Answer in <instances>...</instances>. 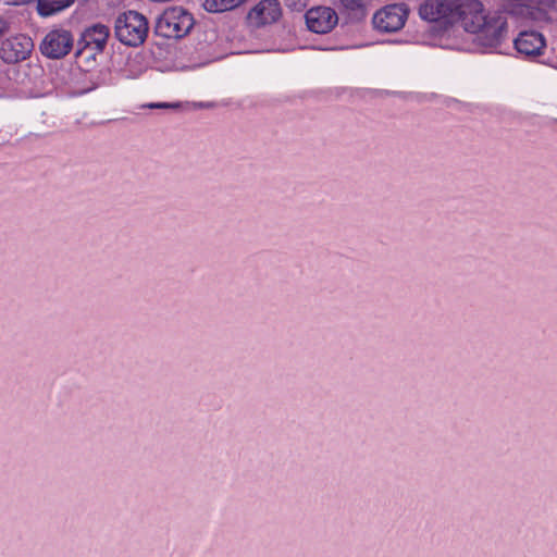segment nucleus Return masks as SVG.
I'll return each instance as SVG.
<instances>
[{
    "label": "nucleus",
    "mask_w": 557,
    "mask_h": 557,
    "mask_svg": "<svg viewBox=\"0 0 557 557\" xmlns=\"http://www.w3.org/2000/svg\"><path fill=\"white\" fill-rule=\"evenodd\" d=\"M148 108H149V109H154V107H152V106H149ZM162 108H163V107H156V109H162ZM165 108L168 109L169 107H165ZM171 108H172V109H180L181 107H171Z\"/></svg>",
    "instance_id": "nucleus-23"
},
{
    "label": "nucleus",
    "mask_w": 557,
    "mask_h": 557,
    "mask_svg": "<svg viewBox=\"0 0 557 557\" xmlns=\"http://www.w3.org/2000/svg\"><path fill=\"white\" fill-rule=\"evenodd\" d=\"M74 37L64 28L49 30L39 45L40 53L51 60H60L66 57L73 49Z\"/></svg>",
    "instance_id": "nucleus-6"
},
{
    "label": "nucleus",
    "mask_w": 557,
    "mask_h": 557,
    "mask_svg": "<svg viewBox=\"0 0 557 557\" xmlns=\"http://www.w3.org/2000/svg\"><path fill=\"white\" fill-rule=\"evenodd\" d=\"M149 33L147 17L134 10L122 12L114 22L115 38L127 47L141 46Z\"/></svg>",
    "instance_id": "nucleus-3"
},
{
    "label": "nucleus",
    "mask_w": 557,
    "mask_h": 557,
    "mask_svg": "<svg viewBox=\"0 0 557 557\" xmlns=\"http://www.w3.org/2000/svg\"><path fill=\"white\" fill-rule=\"evenodd\" d=\"M364 99L368 101H387V102H441V96L435 94L420 95V94H401L389 91H367Z\"/></svg>",
    "instance_id": "nucleus-11"
},
{
    "label": "nucleus",
    "mask_w": 557,
    "mask_h": 557,
    "mask_svg": "<svg viewBox=\"0 0 557 557\" xmlns=\"http://www.w3.org/2000/svg\"><path fill=\"white\" fill-rule=\"evenodd\" d=\"M419 16L434 23L433 35H442L454 24L462 22L465 28L478 33L479 42L488 48L502 45L507 35V20L500 13L484 14L480 0H424Z\"/></svg>",
    "instance_id": "nucleus-1"
},
{
    "label": "nucleus",
    "mask_w": 557,
    "mask_h": 557,
    "mask_svg": "<svg viewBox=\"0 0 557 557\" xmlns=\"http://www.w3.org/2000/svg\"><path fill=\"white\" fill-rule=\"evenodd\" d=\"M548 18V12L545 9L537 7L534 2L527 3L523 20L541 22Z\"/></svg>",
    "instance_id": "nucleus-15"
},
{
    "label": "nucleus",
    "mask_w": 557,
    "mask_h": 557,
    "mask_svg": "<svg viewBox=\"0 0 557 557\" xmlns=\"http://www.w3.org/2000/svg\"><path fill=\"white\" fill-rule=\"evenodd\" d=\"M533 2L537 7L545 9L547 12L548 10L554 9L556 4V0H533Z\"/></svg>",
    "instance_id": "nucleus-19"
},
{
    "label": "nucleus",
    "mask_w": 557,
    "mask_h": 557,
    "mask_svg": "<svg viewBox=\"0 0 557 557\" xmlns=\"http://www.w3.org/2000/svg\"><path fill=\"white\" fill-rule=\"evenodd\" d=\"M513 45L519 54L535 58L543 54L546 40L543 34L537 30H521L513 40Z\"/></svg>",
    "instance_id": "nucleus-10"
},
{
    "label": "nucleus",
    "mask_w": 557,
    "mask_h": 557,
    "mask_svg": "<svg viewBox=\"0 0 557 557\" xmlns=\"http://www.w3.org/2000/svg\"><path fill=\"white\" fill-rule=\"evenodd\" d=\"M195 17L184 7H170L156 18L153 35L165 39H182L195 26Z\"/></svg>",
    "instance_id": "nucleus-2"
},
{
    "label": "nucleus",
    "mask_w": 557,
    "mask_h": 557,
    "mask_svg": "<svg viewBox=\"0 0 557 557\" xmlns=\"http://www.w3.org/2000/svg\"><path fill=\"white\" fill-rule=\"evenodd\" d=\"M116 120H119V119L117 117H111V119H106L104 121H100V122H96V121L79 122V121H77V123H82L84 125H94V124H98V123H109V122L116 121Z\"/></svg>",
    "instance_id": "nucleus-21"
},
{
    "label": "nucleus",
    "mask_w": 557,
    "mask_h": 557,
    "mask_svg": "<svg viewBox=\"0 0 557 557\" xmlns=\"http://www.w3.org/2000/svg\"><path fill=\"white\" fill-rule=\"evenodd\" d=\"M109 36L110 28L101 23L85 28L77 41L75 58H81L88 52L86 50H90L86 60L95 59L97 53H101L106 49Z\"/></svg>",
    "instance_id": "nucleus-5"
},
{
    "label": "nucleus",
    "mask_w": 557,
    "mask_h": 557,
    "mask_svg": "<svg viewBox=\"0 0 557 557\" xmlns=\"http://www.w3.org/2000/svg\"><path fill=\"white\" fill-rule=\"evenodd\" d=\"M11 21L8 18L0 16V41L2 42L3 38L10 34L11 32Z\"/></svg>",
    "instance_id": "nucleus-17"
},
{
    "label": "nucleus",
    "mask_w": 557,
    "mask_h": 557,
    "mask_svg": "<svg viewBox=\"0 0 557 557\" xmlns=\"http://www.w3.org/2000/svg\"><path fill=\"white\" fill-rule=\"evenodd\" d=\"M304 16L308 29L315 34H327L338 23V15L331 7H313Z\"/></svg>",
    "instance_id": "nucleus-9"
},
{
    "label": "nucleus",
    "mask_w": 557,
    "mask_h": 557,
    "mask_svg": "<svg viewBox=\"0 0 557 557\" xmlns=\"http://www.w3.org/2000/svg\"><path fill=\"white\" fill-rule=\"evenodd\" d=\"M75 0H37V13L41 17H48L70 8Z\"/></svg>",
    "instance_id": "nucleus-13"
},
{
    "label": "nucleus",
    "mask_w": 557,
    "mask_h": 557,
    "mask_svg": "<svg viewBox=\"0 0 557 557\" xmlns=\"http://www.w3.org/2000/svg\"><path fill=\"white\" fill-rule=\"evenodd\" d=\"M147 104H162V106H165V104H215L214 102H210V101H185V102H182V101H176V102H166V101H162V102H148Z\"/></svg>",
    "instance_id": "nucleus-18"
},
{
    "label": "nucleus",
    "mask_w": 557,
    "mask_h": 557,
    "mask_svg": "<svg viewBox=\"0 0 557 557\" xmlns=\"http://www.w3.org/2000/svg\"><path fill=\"white\" fill-rule=\"evenodd\" d=\"M285 5L290 9L299 10L305 4L301 2V0H284Z\"/></svg>",
    "instance_id": "nucleus-20"
},
{
    "label": "nucleus",
    "mask_w": 557,
    "mask_h": 557,
    "mask_svg": "<svg viewBox=\"0 0 557 557\" xmlns=\"http://www.w3.org/2000/svg\"><path fill=\"white\" fill-rule=\"evenodd\" d=\"M248 0H205L203 9L209 13H222L237 10Z\"/></svg>",
    "instance_id": "nucleus-14"
},
{
    "label": "nucleus",
    "mask_w": 557,
    "mask_h": 557,
    "mask_svg": "<svg viewBox=\"0 0 557 557\" xmlns=\"http://www.w3.org/2000/svg\"><path fill=\"white\" fill-rule=\"evenodd\" d=\"M34 50V41L26 34H15L1 42L0 58L7 64H16L27 60Z\"/></svg>",
    "instance_id": "nucleus-7"
},
{
    "label": "nucleus",
    "mask_w": 557,
    "mask_h": 557,
    "mask_svg": "<svg viewBox=\"0 0 557 557\" xmlns=\"http://www.w3.org/2000/svg\"><path fill=\"white\" fill-rule=\"evenodd\" d=\"M282 16V8L278 0H261L252 7L245 18L249 26L260 28L276 23Z\"/></svg>",
    "instance_id": "nucleus-8"
},
{
    "label": "nucleus",
    "mask_w": 557,
    "mask_h": 557,
    "mask_svg": "<svg viewBox=\"0 0 557 557\" xmlns=\"http://www.w3.org/2000/svg\"><path fill=\"white\" fill-rule=\"evenodd\" d=\"M341 13L351 24L363 22L369 14V7L372 0H339Z\"/></svg>",
    "instance_id": "nucleus-12"
},
{
    "label": "nucleus",
    "mask_w": 557,
    "mask_h": 557,
    "mask_svg": "<svg viewBox=\"0 0 557 557\" xmlns=\"http://www.w3.org/2000/svg\"><path fill=\"white\" fill-rule=\"evenodd\" d=\"M409 12L406 3L386 4L374 13L373 27L381 33H396L404 27Z\"/></svg>",
    "instance_id": "nucleus-4"
},
{
    "label": "nucleus",
    "mask_w": 557,
    "mask_h": 557,
    "mask_svg": "<svg viewBox=\"0 0 557 557\" xmlns=\"http://www.w3.org/2000/svg\"><path fill=\"white\" fill-rule=\"evenodd\" d=\"M527 3L522 0H507L504 3V11L511 16L523 18Z\"/></svg>",
    "instance_id": "nucleus-16"
},
{
    "label": "nucleus",
    "mask_w": 557,
    "mask_h": 557,
    "mask_svg": "<svg viewBox=\"0 0 557 557\" xmlns=\"http://www.w3.org/2000/svg\"><path fill=\"white\" fill-rule=\"evenodd\" d=\"M33 1L34 0H8V3L12 4V5H22V4H28Z\"/></svg>",
    "instance_id": "nucleus-22"
}]
</instances>
